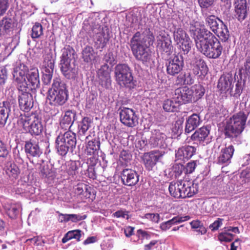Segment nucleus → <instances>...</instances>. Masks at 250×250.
Wrapping results in <instances>:
<instances>
[{"label":"nucleus","instance_id":"1a4fd4ad","mask_svg":"<svg viewBox=\"0 0 250 250\" xmlns=\"http://www.w3.org/2000/svg\"><path fill=\"white\" fill-rule=\"evenodd\" d=\"M130 47L133 55L135 58L143 63L148 62L151 58V54L150 50L148 49L149 46L130 41Z\"/></svg>","mask_w":250,"mask_h":250},{"label":"nucleus","instance_id":"f704fd0d","mask_svg":"<svg viewBox=\"0 0 250 250\" xmlns=\"http://www.w3.org/2000/svg\"><path fill=\"white\" fill-rule=\"evenodd\" d=\"M74 52V49L70 46L64 47L62 49L60 63L76 62Z\"/></svg>","mask_w":250,"mask_h":250},{"label":"nucleus","instance_id":"79ce46f5","mask_svg":"<svg viewBox=\"0 0 250 250\" xmlns=\"http://www.w3.org/2000/svg\"><path fill=\"white\" fill-rule=\"evenodd\" d=\"M217 21L220 22L221 20L214 15H208L205 18L207 25L209 27L213 33L216 31V29L220 26Z\"/></svg>","mask_w":250,"mask_h":250},{"label":"nucleus","instance_id":"bb28decb","mask_svg":"<svg viewBox=\"0 0 250 250\" xmlns=\"http://www.w3.org/2000/svg\"><path fill=\"white\" fill-rule=\"evenodd\" d=\"M196 150V148L192 146H183L176 151L175 156L179 160H188L195 154Z\"/></svg>","mask_w":250,"mask_h":250},{"label":"nucleus","instance_id":"0eeeda50","mask_svg":"<svg viewBox=\"0 0 250 250\" xmlns=\"http://www.w3.org/2000/svg\"><path fill=\"white\" fill-rule=\"evenodd\" d=\"M27 71L28 67L22 63H20L14 68L12 72L13 83L18 90L29 88L26 82Z\"/></svg>","mask_w":250,"mask_h":250},{"label":"nucleus","instance_id":"9d476101","mask_svg":"<svg viewBox=\"0 0 250 250\" xmlns=\"http://www.w3.org/2000/svg\"><path fill=\"white\" fill-rule=\"evenodd\" d=\"M30 91V88L18 90L19 105L24 112H28L33 106V99Z\"/></svg>","mask_w":250,"mask_h":250},{"label":"nucleus","instance_id":"de8ad7c7","mask_svg":"<svg viewBox=\"0 0 250 250\" xmlns=\"http://www.w3.org/2000/svg\"><path fill=\"white\" fill-rule=\"evenodd\" d=\"M81 231L79 229L69 231L64 235L62 241L63 243H65L68 240L73 238L76 239L77 241H80L81 236Z\"/></svg>","mask_w":250,"mask_h":250},{"label":"nucleus","instance_id":"4d7b16f0","mask_svg":"<svg viewBox=\"0 0 250 250\" xmlns=\"http://www.w3.org/2000/svg\"><path fill=\"white\" fill-rule=\"evenodd\" d=\"M90 187H88L87 185L81 183L77 185L75 188V193L78 195H81L83 193L84 190L86 192H88L89 195L91 194L90 192L89 191V188Z\"/></svg>","mask_w":250,"mask_h":250},{"label":"nucleus","instance_id":"c756f323","mask_svg":"<svg viewBox=\"0 0 250 250\" xmlns=\"http://www.w3.org/2000/svg\"><path fill=\"white\" fill-rule=\"evenodd\" d=\"M210 127L209 126H203L196 130L192 135L191 138L193 141L203 142L205 141L208 142V135Z\"/></svg>","mask_w":250,"mask_h":250},{"label":"nucleus","instance_id":"6e6552de","mask_svg":"<svg viewBox=\"0 0 250 250\" xmlns=\"http://www.w3.org/2000/svg\"><path fill=\"white\" fill-rule=\"evenodd\" d=\"M153 30V29L151 26H147L142 33L139 31L137 32L133 36L130 41L144 44L146 46H150L153 44L155 41Z\"/></svg>","mask_w":250,"mask_h":250},{"label":"nucleus","instance_id":"37998d69","mask_svg":"<svg viewBox=\"0 0 250 250\" xmlns=\"http://www.w3.org/2000/svg\"><path fill=\"white\" fill-rule=\"evenodd\" d=\"M82 58L83 61L87 62L94 60L96 55L93 48L90 46L85 47L82 51Z\"/></svg>","mask_w":250,"mask_h":250},{"label":"nucleus","instance_id":"864d4df0","mask_svg":"<svg viewBox=\"0 0 250 250\" xmlns=\"http://www.w3.org/2000/svg\"><path fill=\"white\" fill-rule=\"evenodd\" d=\"M43 34V27L39 23H36L32 29L31 37L33 39L39 38Z\"/></svg>","mask_w":250,"mask_h":250},{"label":"nucleus","instance_id":"2eb2a0df","mask_svg":"<svg viewBox=\"0 0 250 250\" xmlns=\"http://www.w3.org/2000/svg\"><path fill=\"white\" fill-rule=\"evenodd\" d=\"M111 69L108 64L104 63L97 71L99 84L103 87L109 89L111 86Z\"/></svg>","mask_w":250,"mask_h":250},{"label":"nucleus","instance_id":"4c0bfd02","mask_svg":"<svg viewBox=\"0 0 250 250\" xmlns=\"http://www.w3.org/2000/svg\"><path fill=\"white\" fill-rule=\"evenodd\" d=\"M55 143L58 153L62 156H65L69 152L72 153L74 149L60 140V137H57Z\"/></svg>","mask_w":250,"mask_h":250},{"label":"nucleus","instance_id":"58836bf2","mask_svg":"<svg viewBox=\"0 0 250 250\" xmlns=\"http://www.w3.org/2000/svg\"><path fill=\"white\" fill-rule=\"evenodd\" d=\"M7 214L12 219H15L18 216L21 209V205L19 204H6L4 206Z\"/></svg>","mask_w":250,"mask_h":250},{"label":"nucleus","instance_id":"bf43d9fd","mask_svg":"<svg viewBox=\"0 0 250 250\" xmlns=\"http://www.w3.org/2000/svg\"><path fill=\"white\" fill-rule=\"evenodd\" d=\"M233 237L232 234L224 232L219 234L218 239L220 241L230 242L232 240Z\"/></svg>","mask_w":250,"mask_h":250},{"label":"nucleus","instance_id":"774afa93","mask_svg":"<svg viewBox=\"0 0 250 250\" xmlns=\"http://www.w3.org/2000/svg\"><path fill=\"white\" fill-rule=\"evenodd\" d=\"M175 224L174 220L172 218L167 221L161 223L160 228L162 230L166 231L169 229L172 225Z\"/></svg>","mask_w":250,"mask_h":250},{"label":"nucleus","instance_id":"ddd939ff","mask_svg":"<svg viewBox=\"0 0 250 250\" xmlns=\"http://www.w3.org/2000/svg\"><path fill=\"white\" fill-rule=\"evenodd\" d=\"M120 121L124 125L133 127L138 123V118L135 112L131 108L123 107L120 112Z\"/></svg>","mask_w":250,"mask_h":250},{"label":"nucleus","instance_id":"b1692460","mask_svg":"<svg viewBox=\"0 0 250 250\" xmlns=\"http://www.w3.org/2000/svg\"><path fill=\"white\" fill-rule=\"evenodd\" d=\"M31 119L32 120L27 132L30 133L32 135H39L43 130L41 119L36 114H32Z\"/></svg>","mask_w":250,"mask_h":250},{"label":"nucleus","instance_id":"39448f33","mask_svg":"<svg viewBox=\"0 0 250 250\" xmlns=\"http://www.w3.org/2000/svg\"><path fill=\"white\" fill-rule=\"evenodd\" d=\"M19 112L14 100H7L0 103V127L9 125L15 115Z\"/></svg>","mask_w":250,"mask_h":250},{"label":"nucleus","instance_id":"dca6fc26","mask_svg":"<svg viewBox=\"0 0 250 250\" xmlns=\"http://www.w3.org/2000/svg\"><path fill=\"white\" fill-rule=\"evenodd\" d=\"M190 89L186 87L177 88L174 91L173 99L179 104H186L193 101V96Z\"/></svg>","mask_w":250,"mask_h":250},{"label":"nucleus","instance_id":"13d9d810","mask_svg":"<svg viewBox=\"0 0 250 250\" xmlns=\"http://www.w3.org/2000/svg\"><path fill=\"white\" fill-rule=\"evenodd\" d=\"M103 61L106 63H109L110 64L113 65L115 63V58L113 52L110 50L104 54L103 59Z\"/></svg>","mask_w":250,"mask_h":250},{"label":"nucleus","instance_id":"7ed1b4c3","mask_svg":"<svg viewBox=\"0 0 250 250\" xmlns=\"http://www.w3.org/2000/svg\"><path fill=\"white\" fill-rule=\"evenodd\" d=\"M247 120L244 112H239L233 115L226 122L224 127V133L229 138L238 137L244 130Z\"/></svg>","mask_w":250,"mask_h":250},{"label":"nucleus","instance_id":"3c124183","mask_svg":"<svg viewBox=\"0 0 250 250\" xmlns=\"http://www.w3.org/2000/svg\"><path fill=\"white\" fill-rule=\"evenodd\" d=\"M179 181L171 182L168 187V190L170 195L174 198H179Z\"/></svg>","mask_w":250,"mask_h":250},{"label":"nucleus","instance_id":"cd10ccee","mask_svg":"<svg viewBox=\"0 0 250 250\" xmlns=\"http://www.w3.org/2000/svg\"><path fill=\"white\" fill-rule=\"evenodd\" d=\"M97 26L98 27V29L94 28L93 31L96 34V39L97 41L100 42V44L103 48L109 39L108 28L106 27L104 28L101 27L99 25Z\"/></svg>","mask_w":250,"mask_h":250},{"label":"nucleus","instance_id":"72a5a7b5","mask_svg":"<svg viewBox=\"0 0 250 250\" xmlns=\"http://www.w3.org/2000/svg\"><path fill=\"white\" fill-rule=\"evenodd\" d=\"M14 26L12 19L5 17L0 21V37L8 34Z\"/></svg>","mask_w":250,"mask_h":250},{"label":"nucleus","instance_id":"09e8293b","mask_svg":"<svg viewBox=\"0 0 250 250\" xmlns=\"http://www.w3.org/2000/svg\"><path fill=\"white\" fill-rule=\"evenodd\" d=\"M32 120L31 115L29 116L21 115L18 119L17 123L20 126H21L27 132Z\"/></svg>","mask_w":250,"mask_h":250},{"label":"nucleus","instance_id":"680f3d73","mask_svg":"<svg viewBox=\"0 0 250 250\" xmlns=\"http://www.w3.org/2000/svg\"><path fill=\"white\" fill-rule=\"evenodd\" d=\"M9 6V0H0V16L4 15Z\"/></svg>","mask_w":250,"mask_h":250},{"label":"nucleus","instance_id":"20e7f679","mask_svg":"<svg viewBox=\"0 0 250 250\" xmlns=\"http://www.w3.org/2000/svg\"><path fill=\"white\" fill-rule=\"evenodd\" d=\"M115 81L122 87L131 89L135 86L131 68L125 63H119L114 68Z\"/></svg>","mask_w":250,"mask_h":250},{"label":"nucleus","instance_id":"9b49d317","mask_svg":"<svg viewBox=\"0 0 250 250\" xmlns=\"http://www.w3.org/2000/svg\"><path fill=\"white\" fill-rule=\"evenodd\" d=\"M188 67L192 69L195 75L205 76L207 74L208 68L205 60L200 56L192 57L188 62Z\"/></svg>","mask_w":250,"mask_h":250},{"label":"nucleus","instance_id":"f3484780","mask_svg":"<svg viewBox=\"0 0 250 250\" xmlns=\"http://www.w3.org/2000/svg\"><path fill=\"white\" fill-rule=\"evenodd\" d=\"M184 61L182 55H177L168 60L167 71V74L171 76L178 74L182 69Z\"/></svg>","mask_w":250,"mask_h":250},{"label":"nucleus","instance_id":"393cba45","mask_svg":"<svg viewBox=\"0 0 250 250\" xmlns=\"http://www.w3.org/2000/svg\"><path fill=\"white\" fill-rule=\"evenodd\" d=\"M26 79L30 83L28 87L30 88V90H36L39 88L40 82L39 71L37 68H34L29 70L28 69Z\"/></svg>","mask_w":250,"mask_h":250},{"label":"nucleus","instance_id":"2f4dec72","mask_svg":"<svg viewBox=\"0 0 250 250\" xmlns=\"http://www.w3.org/2000/svg\"><path fill=\"white\" fill-rule=\"evenodd\" d=\"M201 122L202 120L199 115L197 114H193L188 117L186 121L185 132L190 133L197 127Z\"/></svg>","mask_w":250,"mask_h":250},{"label":"nucleus","instance_id":"473e14b6","mask_svg":"<svg viewBox=\"0 0 250 250\" xmlns=\"http://www.w3.org/2000/svg\"><path fill=\"white\" fill-rule=\"evenodd\" d=\"M4 171L11 180L17 179L20 173V170L17 165L11 162L5 164Z\"/></svg>","mask_w":250,"mask_h":250},{"label":"nucleus","instance_id":"f257e3e1","mask_svg":"<svg viewBox=\"0 0 250 250\" xmlns=\"http://www.w3.org/2000/svg\"><path fill=\"white\" fill-rule=\"evenodd\" d=\"M188 24L190 35L194 39L198 51L208 58L218 59L223 50L219 40L210 31L201 28L198 21L189 20Z\"/></svg>","mask_w":250,"mask_h":250},{"label":"nucleus","instance_id":"e433bc0d","mask_svg":"<svg viewBox=\"0 0 250 250\" xmlns=\"http://www.w3.org/2000/svg\"><path fill=\"white\" fill-rule=\"evenodd\" d=\"M219 27L214 32L222 42H226L229 38V33L227 26L220 21Z\"/></svg>","mask_w":250,"mask_h":250},{"label":"nucleus","instance_id":"0e129e2a","mask_svg":"<svg viewBox=\"0 0 250 250\" xmlns=\"http://www.w3.org/2000/svg\"><path fill=\"white\" fill-rule=\"evenodd\" d=\"M7 78V72L5 67H0V85L5 83Z\"/></svg>","mask_w":250,"mask_h":250},{"label":"nucleus","instance_id":"e2e57ef3","mask_svg":"<svg viewBox=\"0 0 250 250\" xmlns=\"http://www.w3.org/2000/svg\"><path fill=\"white\" fill-rule=\"evenodd\" d=\"M54 62L55 61H52L48 62H43V72H47V73H53L54 68Z\"/></svg>","mask_w":250,"mask_h":250},{"label":"nucleus","instance_id":"5fc2aeb1","mask_svg":"<svg viewBox=\"0 0 250 250\" xmlns=\"http://www.w3.org/2000/svg\"><path fill=\"white\" fill-rule=\"evenodd\" d=\"M179 44H180V47L185 54H187L191 49V42L189 37L182 41Z\"/></svg>","mask_w":250,"mask_h":250},{"label":"nucleus","instance_id":"ea45409f","mask_svg":"<svg viewBox=\"0 0 250 250\" xmlns=\"http://www.w3.org/2000/svg\"><path fill=\"white\" fill-rule=\"evenodd\" d=\"M246 83V80L242 79V76H240V79L237 81L235 85L234 89H230V94L231 96L237 98L241 94L243 88Z\"/></svg>","mask_w":250,"mask_h":250},{"label":"nucleus","instance_id":"a18cd8bd","mask_svg":"<svg viewBox=\"0 0 250 250\" xmlns=\"http://www.w3.org/2000/svg\"><path fill=\"white\" fill-rule=\"evenodd\" d=\"M190 89L192 92L193 102L197 101L200 99L204 95L205 92L204 88L200 84H196Z\"/></svg>","mask_w":250,"mask_h":250},{"label":"nucleus","instance_id":"4468645a","mask_svg":"<svg viewBox=\"0 0 250 250\" xmlns=\"http://www.w3.org/2000/svg\"><path fill=\"white\" fill-rule=\"evenodd\" d=\"M234 16L240 22L244 21L250 12V7L247 0H234Z\"/></svg>","mask_w":250,"mask_h":250},{"label":"nucleus","instance_id":"f03ea898","mask_svg":"<svg viewBox=\"0 0 250 250\" xmlns=\"http://www.w3.org/2000/svg\"><path fill=\"white\" fill-rule=\"evenodd\" d=\"M68 98L66 84L60 79L56 78L53 81L52 87L48 90L49 104L54 106L62 105L66 102Z\"/></svg>","mask_w":250,"mask_h":250},{"label":"nucleus","instance_id":"a878e982","mask_svg":"<svg viewBox=\"0 0 250 250\" xmlns=\"http://www.w3.org/2000/svg\"><path fill=\"white\" fill-rule=\"evenodd\" d=\"M85 140L86 143L85 153L87 155H93L100 149V142L99 139L96 137L92 138L90 135H88L86 137Z\"/></svg>","mask_w":250,"mask_h":250},{"label":"nucleus","instance_id":"6ab92c4d","mask_svg":"<svg viewBox=\"0 0 250 250\" xmlns=\"http://www.w3.org/2000/svg\"><path fill=\"white\" fill-rule=\"evenodd\" d=\"M163 155L164 153L162 152L156 150L145 153L143 157V160L146 169L151 170Z\"/></svg>","mask_w":250,"mask_h":250},{"label":"nucleus","instance_id":"aec40b11","mask_svg":"<svg viewBox=\"0 0 250 250\" xmlns=\"http://www.w3.org/2000/svg\"><path fill=\"white\" fill-rule=\"evenodd\" d=\"M234 79L230 73L223 74L219 78L217 88L221 93H226L233 86Z\"/></svg>","mask_w":250,"mask_h":250},{"label":"nucleus","instance_id":"052dcab7","mask_svg":"<svg viewBox=\"0 0 250 250\" xmlns=\"http://www.w3.org/2000/svg\"><path fill=\"white\" fill-rule=\"evenodd\" d=\"M172 171L175 173V176H179L185 170V167L181 164H175L172 166Z\"/></svg>","mask_w":250,"mask_h":250},{"label":"nucleus","instance_id":"7c9ffc66","mask_svg":"<svg viewBox=\"0 0 250 250\" xmlns=\"http://www.w3.org/2000/svg\"><path fill=\"white\" fill-rule=\"evenodd\" d=\"M76 112L73 110H67L60 122V125L62 128L66 130L69 129L75 121Z\"/></svg>","mask_w":250,"mask_h":250},{"label":"nucleus","instance_id":"423d86ee","mask_svg":"<svg viewBox=\"0 0 250 250\" xmlns=\"http://www.w3.org/2000/svg\"><path fill=\"white\" fill-rule=\"evenodd\" d=\"M154 27L156 34L157 50L164 55L163 57H167L171 54L173 50L170 37L166 34L164 30L160 29L157 26Z\"/></svg>","mask_w":250,"mask_h":250},{"label":"nucleus","instance_id":"8fccbe9b","mask_svg":"<svg viewBox=\"0 0 250 250\" xmlns=\"http://www.w3.org/2000/svg\"><path fill=\"white\" fill-rule=\"evenodd\" d=\"M172 33L174 40L177 44H180L182 41L189 37L182 28L174 31Z\"/></svg>","mask_w":250,"mask_h":250},{"label":"nucleus","instance_id":"69168bd1","mask_svg":"<svg viewBox=\"0 0 250 250\" xmlns=\"http://www.w3.org/2000/svg\"><path fill=\"white\" fill-rule=\"evenodd\" d=\"M145 218L154 223H158L160 220V215L158 213H146L145 215Z\"/></svg>","mask_w":250,"mask_h":250},{"label":"nucleus","instance_id":"5701e85b","mask_svg":"<svg viewBox=\"0 0 250 250\" xmlns=\"http://www.w3.org/2000/svg\"><path fill=\"white\" fill-rule=\"evenodd\" d=\"M24 149L28 157L39 158L42 154L39 143L34 140L31 139L25 142Z\"/></svg>","mask_w":250,"mask_h":250},{"label":"nucleus","instance_id":"a19ab883","mask_svg":"<svg viewBox=\"0 0 250 250\" xmlns=\"http://www.w3.org/2000/svg\"><path fill=\"white\" fill-rule=\"evenodd\" d=\"M91 120L87 117H84L78 125V133L80 135H85L86 132L91 127Z\"/></svg>","mask_w":250,"mask_h":250},{"label":"nucleus","instance_id":"6e6d98bb","mask_svg":"<svg viewBox=\"0 0 250 250\" xmlns=\"http://www.w3.org/2000/svg\"><path fill=\"white\" fill-rule=\"evenodd\" d=\"M240 180L242 185L250 182V169H246L241 172Z\"/></svg>","mask_w":250,"mask_h":250},{"label":"nucleus","instance_id":"f8f14e48","mask_svg":"<svg viewBox=\"0 0 250 250\" xmlns=\"http://www.w3.org/2000/svg\"><path fill=\"white\" fill-rule=\"evenodd\" d=\"M179 198H185L193 196L198 192V184L194 182L179 181Z\"/></svg>","mask_w":250,"mask_h":250},{"label":"nucleus","instance_id":"603ef678","mask_svg":"<svg viewBox=\"0 0 250 250\" xmlns=\"http://www.w3.org/2000/svg\"><path fill=\"white\" fill-rule=\"evenodd\" d=\"M40 173L43 178H52L54 177V172L49 168L48 165L41 166Z\"/></svg>","mask_w":250,"mask_h":250},{"label":"nucleus","instance_id":"c03bdc74","mask_svg":"<svg viewBox=\"0 0 250 250\" xmlns=\"http://www.w3.org/2000/svg\"><path fill=\"white\" fill-rule=\"evenodd\" d=\"M168 28L171 32L182 28L181 20L177 16H173L168 21Z\"/></svg>","mask_w":250,"mask_h":250},{"label":"nucleus","instance_id":"412c9836","mask_svg":"<svg viewBox=\"0 0 250 250\" xmlns=\"http://www.w3.org/2000/svg\"><path fill=\"white\" fill-rule=\"evenodd\" d=\"M63 76L67 79L75 80L78 75V68L75 62L60 63Z\"/></svg>","mask_w":250,"mask_h":250},{"label":"nucleus","instance_id":"4be33fe9","mask_svg":"<svg viewBox=\"0 0 250 250\" xmlns=\"http://www.w3.org/2000/svg\"><path fill=\"white\" fill-rule=\"evenodd\" d=\"M167 139V137L165 133L161 132L159 130L155 129L152 131L149 144L153 147H164Z\"/></svg>","mask_w":250,"mask_h":250},{"label":"nucleus","instance_id":"338daca9","mask_svg":"<svg viewBox=\"0 0 250 250\" xmlns=\"http://www.w3.org/2000/svg\"><path fill=\"white\" fill-rule=\"evenodd\" d=\"M53 73L43 72L42 81L44 84L48 85L50 83L52 78Z\"/></svg>","mask_w":250,"mask_h":250},{"label":"nucleus","instance_id":"c9c22d12","mask_svg":"<svg viewBox=\"0 0 250 250\" xmlns=\"http://www.w3.org/2000/svg\"><path fill=\"white\" fill-rule=\"evenodd\" d=\"M57 137H60V140L72 149L75 148L77 140L76 135L74 132L71 131H66L63 134L59 135Z\"/></svg>","mask_w":250,"mask_h":250},{"label":"nucleus","instance_id":"49530a36","mask_svg":"<svg viewBox=\"0 0 250 250\" xmlns=\"http://www.w3.org/2000/svg\"><path fill=\"white\" fill-rule=\"evenodd\" d=\"M179 104L176 100L167 99L165 100L163 104V108L167 112H174L177 110Z\"/></svg>","mask_w":250,"mask_h":250},{"label":"nucleus","instance_id":"a211bd4d","mask_svg":"<svg viewBox=\"0 0 250 250\" xmlns=\"http://www.w3.org/2000/svg\"><path fill=\"white\" fill-rule=\"evenodd\" d=\"M121 180L124 185L132 187L136 185L139 179V175L137 172L132 169H124L121 175Z\"/></svg>","mask_w":250,"mask_h":250},{"label":"nucleus","instance_id":"c85d7f7f","mask_svg":"<svg viewBox=\"0 0 250 250\" xmlns=\"http://www.w3.org/2000/svg\"><path fill=\"white\" fill-rule=\"evenodd\" d=\"M234 151L232 145L221 150L219 156L217 159V163L220 165H228L230 162Z\"/></svg>","mask_w":250,"mask_h":250}]
</instances>
